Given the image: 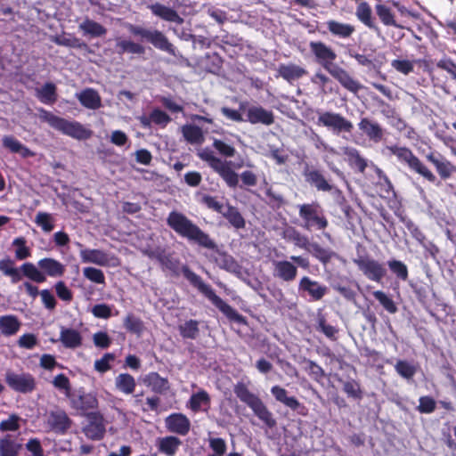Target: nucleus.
I'll use <instances>...</instances> for the list:
<instances>
[{"mask_svg":"<svg viewBox=\"0 0 456 456\" xmlns=\"http://www.w3.org/2000/svg\"><path fill=\"white\" fill-rule=\"evenodd\" d=\"M167 224L178 236L185 239L189 243L200 248L210 250L207 256L209 261L214 262L220 269L237 273L240 266L232 256L222 250L216 241L209 233L203 231L197 224L182 212L173 210L167 217Z\"/></svg>","mask_w":456,"mask_h":456,"instance_id":"obj_1","label":"nucleus"},{"mask_svg":"<svg viewBox=\"0 0 456 456\" xmlns=\"http://www.w3.org/2000/svg\"><path fill=\"white\" fill-rule=\"evenodd\" d=\"M159 265L163 270L170 271L175 276H178L182 273L190 284L206 297L228 319L237 322H242L244 321L243 316L217 296L212 287L205 283L200 275L194 273L187 265H181L180 259L175 257L174 253L165 251Z\"/></svg>","mask_w":456,"mask_h":456,"instance_id":"obj_2","label":"nucleus"},{"mask_svg":"<svg viewBox=\"0 0 456 456\" xmlns=\"http://www.w3.org/2000/svg\"><path fill=\"white\" fill-rule=\"evenodd\" d=\"M309 49L316 63L321 65L345 89L357 94L362 89L361 83L354 78L347 70L335 63L336 52L322 41H311Z\"/></svg>","mask_w":456,"mask_h":456,"instance_id":"obj_3","label":"nucleus"},{"mask_svg":"<svg viewBox=\"0 0 456 456\" xmlns=\"http://www.w3.org/2000/svg\"><path fill=\"white\" fill-rule=\"evenodd\" d=\"M38 268L30 262H26L20 265L24 277L37 282L43 283L46 281V276L60 277L65 273V266L58 260L51 257H45L37 262Z\"/></svg>","mask_w":456,"mask_h":456,"instance_id":"obj_4","label":"nucleus"},{"mask_svg":"<svg viewBox=\"0 0 456 456\" xmlns=\"http://www.w3.org/2000/svg\"><path fill=\"white\" fill-rule=\"evenodd\" d=\"M386 149L396 158L398 163L407 167L411 172L418 174L430 183L436 182V175L410 148L393 144L387 146Z\"/></svg>","mask_w":456,"mask_h":456,"instance_id":"obj_5","label":"nucleus"},{"mask_svg":"<svg viewBox=\"0 0 456 456\" xmlns=\"http://www.w3.org/2000/svg\"><path fill=\"white\" fill-rule=\"evenodd\" d=\"M233 392L240 401L247 404L269 428L276 426L277 423L273 413L263 401L248 388L245 383L238 382L233 387Z\"/></svg>","mask_w":456,"mask_h":456,"instance_id":"obj_6","label":"nucleus"},{"mask_svg":"<svg viewBox=\"0 0 456 456\" xmlns=\"http://www.w3.org/2000/svg\"><path fill=\"white\" fill-rule=\"evenodd\" d=\"M40 118L53 129L77 140H86L92 135V131L86 129L81 123L69 121L44 109L40 110Z\"/></svg>","mask_w":456,"mask_h":456,"instance_id":"obj_7","label":"nucleus"},{"mask_svg":"<svg viewBox=\"0 0 456 456\" xmlns=\"http://www.w3.org/2000/svg\"><path fill=\"white\" fill-rule=\"evenodd\" d=\"M298 216L301 219V226L308 232L322 231L329 226V220L322 206L313 201L297 206Z\"/></svg>","mask_w":456,"mask_h":456,"instance_id":"obj_8","label":"nucleus"},{"mask_svg":"<svg viewBox=\"0 0 456 456\" xmlns=\"http://www.w3.org/2000/svg\"><path fill=\"white\" fill-rule=\"evenodd\" d=\"M202 160L219 175L228 187L236 188L239 184V175L231 167V162L222 160L216 157L213 152H202L200 154Z\"/></svg>","mask_w":456,"mask_h":456,"instance_id":"obj_9","label":"nucleus"},{"mask_svg":"<svg viewBox=\"0 0 456 456\" xmlns=\"http://www.w3.org/2000/svg\"><path fill=\"white\" fill-rule=\"evenodd\" d=\"M128 30L132 35L145 39L157 49L167 52L169 54H175L174 45L161 31L158 29L151 30L133 24L128 26Z\"/></svg>","mask_w":456,"mask_h":456,"instance_id":"obj_10","label":"nucleus"},{"mask_svg":"<svg viewBox=\"0 0 456 456\" xmlns=\"http://www.w3.org/2000/svg\"><path fill=\"white\" fill-rule=\"evenodd\" d=\"M354 263L370 281L381 283L387 276L385 265L369 256H359L354 259Z\"/></svg>","mask_w":456,"mask_h":456,"instance_id":"obj_11","label":"nucleus"},{"mask_svg":"<svg viewBox=\"0 0 456 456\" xmlns=\"http://www.w3.org/2000/svg\"><path fill=\"white\" fill-rule=\"evenodd\" d=\"M318 126H323L331 129L334 134L351 133L354 126L353 123L346 119L339 113L324 111L318 117Z\"/></svg>","mask_w":456,"mask_h":456,"instance_id":"obj_12","label":"nucleus"},{"mask_svg":"<svg viewBox=\"0 0 456 456\" xmlns=\"http://www.w3.org/2000/svg\"><path fill=\"white\" fill-rule=\"evenodd\" d=\"M70 406L77 411L79 415L87 417L88 414L98 411V399L92 393H86L79 390L77 394L69 395Z\"/></svg>","mask_w":456,"mask_h":456,"instance_id":"obj_13","label":"nucleus"},{"mask_svg":"<svg viewBox=\"0 0 456 456\" xmlns=\"http://www.w3.org/2000/svg\"><path fill=\"white\" fill-rule=\"evenodd\" d=\"M5 382L13 391L28 394L36 389V379L30 373L18 374L8 370L5 373Z\"/></svg>","mask_w":456,"mask_h":456,"instance_id":"obj_14","label":"nucleus"},{"mask_svg":"<svg viewBox=\"0 0 456 456\" xmlns=\"http://www.w3.org/2000/svg\"><path fill=\"white\" fill-rule=\"evenodd\" d=\"M72 424V419L62 409L50 411L46 416L47 427L57 435L67 434Z\"/></svg>","mask_w":456,"mask_h":456,"instance_id":"obj_15","label":"nucleus"},{"mask_svg":"<svg viewBox=\"0 0 456 456\" xmlns=\"http://www.w3.org/2000/svg\"><path fill=\"white\" fill-rule=\"evenodd\" d=\"M88 424L83 431L86 436L91 440H101L105 435L104 418L100 411H94L86 417Z\"/></svg>","mask_w":456,"mask_h":456,"instance_id":"obj_16","label":"nucleus"},{"mask_svg":"<svg viewBox=\"0 0 456 456\" xmlns=\"http://www.w3.org/2000/svg\"><path fill=\"white\" fill-rule=\"evenodd\" d=\"M357 126L369 141L379 143L384 139L385 129L378 121L365 117L360 119Z\"/></svg>","mask_w":456,"mask_h":456,"instance_id":"obj_17","label":"nucleus"},{"mask_svg":"<svg viewBox=\"0 0 456 456\" xmlns=\"http://www.w3.org/2000/svg\"><path fill=\"white\" fill-rule=\"evenodd\" d=\"M303 175L307 183L314 187L318 191L330 192L333 185L319 169L311 168L306 166L303 171Z\"/></svg>","mask_w":456,"mask_h":456,"instance_id":"obj_18","label":"nucleus"},{"mask_svg":"<svg viewBox=\"0 0 456 456\" xmlns=\"http://www.w3.org/2000/svg\"><path fill=\"white\" fill-rule=\"evenodd\" d=\"M298 291L307 293L313 301H320L327 294L328 288L308 276H304L299 281Z\"/></svg>","mask_w":456,"mask_h":456,"instance_id":"obj_19","label":"nucleus"},{"mask_svg":"<svg viewBox=\"0 0 456 456\" xmlns=\"http://www.w3.org/2000/svg\"><path fill=\"white\" fill-rule=\"evenodd\" d=\"M165 423L168 431L180 436H186L191 428L190 419L183 413L170 414L166 418Z\"/></svg>","mask_w":456,"mask_h":456,"instance_id":"obj_20","label":"nucleus"},{"mask_svg":"<svg viewBox=\"0 0 456 456\" xmlns=\"http://www.w3.org/2000/svg\"><path fill=\"white\" fill-rule=\"evenodd\" d=\"M273 274L275 278L285 282L293 281L297 275V267L288 260L273 261Z\"/></svg>","mask_w":456,"mask_h":456,"instance_id":"obj_21","label":"nucleus"},{"mask_svg":"<svg viewBox=\"0 0 456 456\" xmlns=\"http://www.w3.org/2000/svg\"><path fill=\"white\" fill-rule=\"evenodd\" d=\"M250 124H262L271 126L274 123V115L262 106H250L247 110V119Z\"/></svg>","mask_w":456,"mask_h":456,"instance_id":"obj_22","label":"nucleus"},{"mask_svg":"<svg viewBox=\"0 0 456 456\" xmlns=\"http://www.w3.org/2000/svg\"><path fill=\"white\" fill-rule=\"evenodd\" d=\"M426 158L434 165L442 180L449 179L456 172V166L443 156H441V159H438L434 153L430 152Z\"/></svg>","mask_w":456,"mask_h":456,"instance_id":"obj_23","label":"nucleus"},{"mask_svg":"<svg viewBox=\"0 0 456 456\" xmlns=\"http://www.w3.org/2000/svg\"><path fill=\"white\" fill-rule=\"evenodd\" d=\"M116 45V52L119 55H123L125 53L136 54V55H143L145 53V47L136 42H134L131 39L123 38L121 37H118L115 38Z\"/></svg>","mask_w":456,"mask_h":456,"instance_id":"obj_24","label":"nucleus"},{"mask_svg":"<svg viewBox=\"0 0 456 456\" xmlns=\"http://www.w3.org/2000/svg\"><path fill=\"white\" fill-rule=\"evenodd\" d=\"M344 155L349 167L357 172L363 174L368 167V161L361 155V152L356 148L346 147L344 149Z\"/></svg>","mask_w":456,"mask_h":456,"instance_id":"obj_25","label":"nucleus"},{"mask_svg":"<svg viewBox=\"0 0 456 456\" xmlns=\"http://www.w3.org/2000/svg\"><path fill=\"white\" fill-rule=\"evenodd\" d=\"M59 340L64 347L75 349L82 346L83 338L81 333L72 328L61 327Z\"/></svg>","mask_w":456,"mask_h":456,"instance_id":"obj_26","label":"nucleus"},{"mask_svg":"<svg viewBox=\"0 0 456 456\" xmlns=\"http://www.w3.org/2000/svg\"><path fill=\"white\" fill-rule=\"evenodd\" d=\"M148 7L155 16H158L166 21L175 22L177 24H182L183 22V19L175 10L162 4L156 3L149 5Z\"/></svg>","mask_w":456,"mask_h":456,"instance_id":"obj_27","label":"nucleus"},{"mask_svg":"<svg viewBox=\"0 0 456 456\" xmlns=\"http://www.w3.org/2000/svg\"><path fill=\"white\" fill-rule=\"evenodd\" d=\"M328 31L335 37L346 39L352 37L355 31L354 26L349 23H343L335 20H329L325 22Z\"/></svg>","mask_w":456,"mask_h":456,"instance_id":"obj_28","label":"nucleus"},{"mask_svg":"<svg viewBox=\"0 0 456 456\" xmlns=\"http://www.w3.org/2000/svg\"><path fill=\"white\" fill-rule=\"evenodd\" d=\"M143 383L146 387H151L152 392L159 395L165 394L169 389L167 379L161 377L156 371H151L145 375Z\"/></svg>","mask_w":456,"mask_h":456,"instance_id":"obj_29","label":"nucleus"},{"mask_svg":"<svg viewBox=\"0 0 456 456\" xmlns=\"http://www.w3.org/2000/svg\"><path fill=\"white\" fill-rule=\"evenodd\" d=\"M271 394L277 402L284 404L292 411H297L300 407L304 408L301 403L295 396H289L288 391L279 385L272 387Z\"/></svg>","mask_w":456,"mask_h":456,"instance_id":"obj_30","label":"nucleus"},{"mask_svg":"<svg viewBox=\"0 0 456 456\" xmlns=\"http://www.w3.org/2000/svg\"><path fill=\"white\" fill-rule=\"evenodd\" d=\"M180 438L174 436L159 437L157 440L158 451L166 456H175L182 445Z\"/></svg>","mask_w":456,"mask_h":456,"instance_id":"obj_31","label":"nucleus"},{"mask_svg":"<svg viewBox=\"0 0 456 456\" xmlns=\"http://www.w3.org/2000/svg\"><path fill=\"white\" fill-rule=\"evenodd\" d=\"M277 71L278 75L289 83L299 79L308 74V71L305 68L294 63L280 64Z\"/></svg>","mask_w":456,"mask_h":456,"instance_id":"obj_32","label":"nucleus"},{"mask_svg":"<svg viewBox=\"0 0 456 456\" xmlns=\"http://www.w3.org/2000/svg\"><path fill=\"white\" fill-rule=\"evenodd\" d=\"M82 106L89 110H97L102 107V99L99 93L93 88H86L77 94Z\"/></svg>","mask_w":456,"mask_h":456,"instance_id":"obj_33","label":"nucleus"},{"mask_svg":"<svg viewBox=\"0 0 456 456\" xmlns=\"http://www.w3.org/2000/svg\"><path fill=\"white\" fill-rule=\"evenodd\" d=\"M355 15L357 19L370 29L379 31V28L375 22L370 5L367 2L360 3L356 7Z\"/></svg>","mask_w":456,"mask_h":456,"instance_id":"obj_34","label":"nucleus"},{"mask_svg":"<svg viewBox=\"0 0 456 456\" xmlns=\"http://www.w3.org/2000/svg\"><path fill=\"white\" fill-rule=\"evenodd\" d=\"M115 387L124 395H133L136 388L135 379L129 373H120L115 378Z\"/></svg>","mask_w":456,"mask_h":456,"instance_id":"obj_35","label":"nucleus"},{"mask_svg":"<svg viewBox=\"0 0 456 456\" xmlns=\"http://www.w3.org/2000/svg\"><path fill=\"white\" fill-rule=\"evenodd\" d=\"M283 238L286 240L294 243L296 247L305 250L309 248L311 243L309 238L306 235L301 233L298 230L292 226H289L283 231Z\"/></svg>","mask_w":456,"mask_h":456,"instance_id":"obj_36","label":"nucleus"},{"mask_svg":"<svg viewBox=\"0 0 456 456\" xmlns=\"http://www.w3.org/2000/svg\"><path fill=\"white\" fill-rule=\"evenodd\" d=\"M222 216L235 229L239 230L245 228L246 221L236 207L227 203Z\"/></svg>","mask_w":456,"mask_h":456,"instance_id":"obj_37","label":"nucleus"},{"mask_svg":"<svg viewBox=\"0 0 456 456\" xmlns=\"http://www.w3.org/2000/svg\"><path fill=\"white\" fill-rule=\"evenodd\" d=\"M81 258L84 263H93L101 266L109 265L108 255L100 249H86L81 251Z\"/></svg>","mask_w":456,"mask_h":456,"instance_id":"obj_38","label":"nucleus"},{"mask_svg":"<svg viewBox=\"0 0 456 456\" xmlns=\"http://www.w3.org/2000/svg\"><path fill=\"white\" fill-rule=\"evenodd\" d=\"M3 145L13 153H20L23 158L34 156V152L12 135H6L3 138Z\"/></svg>","mask_w":456,"mask_h":456,"instance_id":"obj_39","label":"nucleus"},{"mask_svg":"<svg viewBox=\"0 0 456 456\" xmlns=\"http://www.w3.org/2000/svg\"><path fill=\"white\" fill-rule=\"evenodd\" d=\"M181 131L184 140L191 144H201L204 135L201 128L195 125H183Z\"/></svg>","mask_w":456,"mask_h":456,"instance_id":"obj_40","label":"nucleus"},{"mask_svg":"<svg viewBox=\"0 0 456 456\" xmlns=\"http://www.w3.org/2000/svg\"><path fill=\"white\" fill-rule=\"evenodd\" d=\"M20 328V322L15 315H4L0 317V330L4 336L16 334Z\"/></svg>","mask_w":456,"mask_h":456,"instance_id":"obj_41","label":"nucleus"},{"mask_svg":"<svg viewBox=\"0 0 456 456\" xmlns=\"http://www.w3.org/2000/svg\"><path fill=\"white\" fill-rule=\"evenodd\" d=\"M375 12L380 21L387 27L403 28L397 24L395 16L390 7L383 4H378L375 5Z\"/></svg>","mask_w":456,"mask_h":456,"instance_id":"obj_42","label":"nucleus"},{"mask_svg":"<svg viewBox=\"0 0 456 456\" xmlns=\"http://www.w3.org/2000/svg\"><path fill=\"white\" fill-rule=\"evenodd\" d=\"M312 256L320 261L322 265H327L332 259V257L336 255L335 252L329 248H325L322 247L317 242H311L309 248L306 249Z\"/></svg>","mask_w":456,"mask_h":456,"instance_id":"obj_43","label":"nucleus"},{"mask_svg":"<svg viewBox=\"0 0 456 456\" xmlns=\"http://www.w3.org/2000/svg\"><path fill=\"white\" fill-rule=\"evenodd\" d=\"M123 326L127 332L134 334L137 337H140L144 330L143 322L133 313H129L126 315L123 320Z\"/></svg>","mask_w":456,"mask_h":456,"instance_id":"obj_44","label":"nucleus"},{"mask_svg":"<svg viewBox=\"0 0 456 456\" xmlns=\"http://www.w3.org/2000/svg\"><path fill=\"white\" fill-rule=\"evenodd\" d=\"M209 407L210 396L207 391L200 389L197 393L191 395L188 402V407L193 411L198 412L201 410L202 406Z\"/></svg>","mask_w":456,"mask_h":456,"instance_id":"obj_45","label":"nucleus"},{"mask_svg":"<svg viewBox=\"0 0 456 456\" xmlns=\"http://www.w3.org/2000/svg\"><path fill=\"white\" fill-rule=\"evenodd\" d=\"M21 445L6 435L0 439V456H18Z\"/></svg>","mask_w":456,"mask_h":456,"instance_id":"obj_46","label":"nucleus"},{"mask_svg":"<svg viewBox=\"0 0 456 456\" xmlns=\"http://www.w3.org/2000/svg\"><path fill=\"white\" fill-rule=\"evenodd\" d=\"M79 29L86 35H90L93 37H102L107 33V29L102 24L90 20L86 19L80 25Z\"/></svg>","mask_w":456,"mask_h":456,"instance_id":"obj_47","label":"nucleus"},{"mask_svg":"<svg viewBox=\"0 0 456 456\" xmlns=\"http://www.w3.org/2000/svg\"><path fill=\"white\" fill-rule=\"evenodd\" d=\"M302 362L305 364L304 370L317 383H322L327 376L323 368L313 360L304 358Z\"/></svg>","mask_w":456,"mask_h":456,"instance_id":"obj_48","label":"nucleus"},{"mask_svg":"<svg viewBox=\"0 0 456 456\" xmlns=\"http://www.w3.org/2000/svg\"><path fill=\"white\" fill-rule=\"evenodd\" d=\"M56 89L53 83L47 82L37 92V98L45 104H53L57 101Z\"/></svg>","mask_w":456,"mask_h":456,"instance_id":"obj_49","label":"nucleus"},{"mask_svg":"<svg viewBox=\"0 0 456 456\" xmlns=\"http://www.w3.org/2000/svg\"><path fill=\"white\" fill-rule=\"evenodd\" d=\"M343 391L348 398L361 401L363 398V391L361 384L355 379H349L343 383Z\"/></svg>","mask_w":456,"mask_h":456,"instance_id":"obj_50","label":"nucleus"},{"mask_svg":"<svg viewBox=\"0 0 456 456\" xmlns=\"http://www.w3.org/2000/svg\"><path fill=\"white\" fill-rule=\"evenodd\" d=\"M53 42H54L58 45L67 46L77 49H86L87 48V45L83 42L81 39L76 37L75 36L69 35L66 37L65 35L56 36L53 37Z\"/></svg>","mask_w":456,"mask_h":456,"instance_id":"obj_51","label":"nucleus"},{"mask_svg":"<svg viewBox=\"0 0 456 456\" xmlns=\"http://www.w3.org/2000/svg\"><path fill=\"white\" fill-rule=\"evenodd\" d=\"M387 266L390 272L400 281H406L409 278V271L407 265L396 259L387 261Z\"/></svg>","mask_w":456,"mask_h":456,"instance_id":"obj_52","label":"nucleus"},{"mask_svg":"<svg viewBox=\"0 0 456 456\" xmlns=\"http://www.w3.org/2000/svg\"><path fill=\"white\" fill-rule=\"evenodd\" d=\"M178 330L183 338L195 339L200 333L199 322L196 320L186 321L179 326Z\"/></svg>","mask_w":456,"mask_h":456,"instance_id":"obj_53","label":"nucleus"},{"mask_svg":"<svg viewBox=\"0 0 456 456\" xmlns=\"http://www.w3.org/2000/svg\"><path fill=\"white\" fill-rule=\"evenodd\" d=\"M373 297L379 303L383 306V308L388 312L389 314H395L398 311V308L395 303V301L387 296L382 290H375L372 292Z\"/></svg>","mask_w":456,"mask_h":456,"instance_id":"obj_54","label":"nucleus"},{"mask_svg":"<svg viewBox=\"0 0 456 456\" xmlns=\"http://www.w3.org/2000/svg\"><path fill=\"white\" fill-rule=\"evenodd\" d=\"M396 372L406 379H411L416 373V368L404 360H398L395 365Z\"/></svg>","mask_w":456,"mask_h":456,"instance_id":"obj_55","label":"nucleus"},{"mask_svg":"<svg viewBox=\"0 0 456 456\" xmlns=\"http://www.w3.org/2000/svg\"><path fill=\"white\" fill-rule=\"evenodd\" d=\"M414 61L395 59L391 61V67L398 73L407 76L414 70Z\"/></svg>","mask_w":456,"mask_h":456,"instance_id":"obj_56","label":"nucleus"},{"mask_svg":"<svg viewBox=\"0 0 456 456\" xmlns=\"http://www.w3.org/2000/svg\"><path fill=\"white\" fill-rule=\"evenodd\" d=\"M52 384L56 389L64 392L66 396L69 397L71 392V384L69 379L64 373H60L55 376L52 381Z\"/></svg>","mask_w":456,"mask_h":456,"instance_id":"obj_57","label":"nucleus"},{"mask_svg":"<svg viewBox=\"0 0 456 456\" xmlns=\"http://www.w3.org/2000/svg\"><path fill=\"white\" fill-rule=\"evenodd\" d=\"M35 223L45 232H50L54 228L52 216L45 212H38Z\"/></svg>","mask_w":456,"mask_h":456,"instance_id":"obj_58","label":"nucleus"},{"mask_svg":"<svg viewBox=\"0 0 456 456\" xmlns=\"http://www.w3.org/2000/svg\"><path fill=\"white\" fill-rule=\"evenodd\" d=\"M84 276L92 282L96 284H105V276L101 269L95 267H85L83 269Z\"/></svg>","mask_w":456,"mask_h":456,"instance_id":"obj_59","label":"nucleus"},{"mask_svg":"<svg viewBox=\"0 0 456 456\" xmlns=\"http://www.w3.org/2000/svg\"><path fill=\"white\" fill-rule=\"evenodd\" d=\"M20 417L17 414H11L8 419H3L0 422V431L8 432V431H17L20 429Z\"/></svg>","mask_w":456,"mask_h":456,"instance_id":"obj_60","label":"nucleus"},{"mask_svg":"<svg viewBox=\"0 0 456 456\" xmlns=\"http://www.w3.org/2000/svg\"><path fill=\"white\" fill-rule=\"evenodd\" d=\"M200 202L204 204L208 208L221 214L225 209L224 204L216 200V197L208 194H204L201 198Z\"/></svg>","mask_w":456,"mask_h":456,"instance_id":"obj_61","label":"nucleus"},{"mask_svg":"<svg viewBox=\"0 0 456 456\" xmlns=\"http://www.w3.org/2000/svg\"><path fill=\"white\" fill-rule=\"evenodd\" d=\"M114 360V354L106 353L101 359L94 362V369L101 373H105L111 369L110 362H113Z\"/></svg>","mask_w":456,"mask_h":456,"instance_id":"obj_62","label":"nucleus"},{"mask_svg":"<svg viewBox=\"0 0 456 456\" xmlns=\"http://www.w3.org/2000/svg\"><path fill=\"white\" fill-rule=\"evenodd\" d=\"M419 402V403L417 407V411L420 413L429 414L434 412L436 408V403L431 396H421Z\"/></svg>","mask_w":456,"mask_h":456,"instance_id":"obj_63","label":"nucleus"},{"mask_svg":"<svg viewBox=\"0 0 456 456\" xmlns=\"http://www.w3.org/2000/svg\"><path fill=\"white\" fill-rule=\"evenodd\" d=\"M436 67L446 71L456 81V63L451 58H442L436 62Z\"/></svg>","mask_w":456,"mask_h":456,"instance_id":"obj_64","label":"nucleus"}]
</instances>
